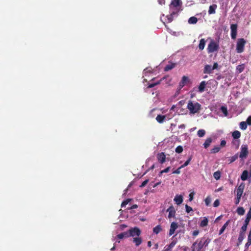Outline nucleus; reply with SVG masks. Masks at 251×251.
<instances>
[{
	"label": "nucleus",
	"mask_w": 251,
	"mask_h": 251,
	"mask_svg": "<svg viewBox=\"0 0 251 251\" xmlns=\"http://www.w3.org/2000/svg\"><path fill=\"white\" fill-rule=\"evenodd\" d=\"M226 145V140H223L221 141V143H220V146L221 147H223L224 146H225Z\"/></svg>",
	"instance_id": "5fc2aeb1"
},
{
	"label": "nucleus",
	"mask_w": 251,
	"mask_h": 251,
	"mask_svg": "<svg viewBox=\"0 0 251 251\" xmlns=\"http://www.w3.org/2000/svg\"><path fill=\"white\" fill-rule=\"evenodd\" d=\"M212 71L213 69L211 65H206L204 67L203 72L204 74H210L212 72Z\"/></svg>",
	"instance_id": "4468645a"
},
{
	"label": "nucleus",
	"mask_w": 251,
	"mask_h": 251,
	"mask_svg": "<svg viewBox=\"0 0 251 251\" xmlns=\"http://www.w3.org/2000/svg\"><path fill=\"white\" fill-rule=\"evenodd\" d=\"M209 241H208V239H206L205 240V241L203 242L204 243V246H207L209 243Z\"/></svg>",
	"instance_id": "338daca9"
},
{
	"label": "nucleus",
	"mask_w": 251,
	"mask_h": 251,
	"mask_svg": "<svg viewBox=\"0 0 251 251\" xmlns=\"http://www.w3.org/2000/svg\"><path fill=\"white\" fill-rule=\"evenodd\" d=\"M208 221H201L200 226L201 227L205 226L208 224Z\"/></svg>",
	"instance_id": "c03bdc74"
},
{
	"label": "nucleus",
	"mask_w": 251,
	"mask_h": 251,
	"mask_svg": "<svg viewBox=\"0 0 251 251\" xmlns=\"http://www.w3.org/2000/svg\"><path fill=\"white\" fill-rule=\"evenodd\" d=\"M211 138H208L206 139L205 142L203 144V146L205 149H207L210 145L212 142Z\"/></svg>",
	"instance_id": "393cba45"
},
{
	"label": "nucleus",
	"mask_w": 251,
	"mask_h": 251,
	"mask_svg": "<svg viewBox=\"0 0 251 251\" xmlns=\"http://www.w3.org/2000/svg\"><path fill=\"white\" fill-rule=\"evenodd\" d=\"M117 236V238L119 239H122L124 238H128L129 237L128 231L124 232L119 234Z\"/></svg>",
	"instance_id": "412c9836"
},
{
	"label": "nucleus",
	"mask_w": 251,
	"mask_h": 251,
	"mask_svg": "<svg viewBox=\"0 0 251 251\" xmlns=\"http://www.w3.org/2000/svg\"><path fill=\"white\" fill-rule=\"evenodd\" d=\"M157 159L158 161L161 163H164L166 161V155L163 152L159 153L157 155Z\"/></svg>",
	"instance_id": "9b49d317"
},
{
	"label": "nucleus",
	"mask_w": 251,
	"mask_h": 251,
	"mask_svg": "<svg viewBox=\"0 0 251 251\" xmlns=\"http://www.w3.org/2000/svg\"><path fill=\"white\" fill-rule=\"evenodd\" d=\"M181 4L182 2L181 0H172L171 4L169 5L170 10H177V13H178Z\"/></svg>",
	"instance_id": "7ed1b4c3"
},
{
	"label": "nucleus",
	"mask_w": 251,
	"mask_h": 251,
	"mask_svg": "<svg viewBox=\"0 0 251 251\" xmlns=\"http://www.w3.org/2000/svg\"><path fill=\"white\" fill-rule=\"evenodd\" d=\"M170 168H171L170 167H167L166 169L162 170V173H168L170 171Z\"/></svg>",
	"instance_id": "6e6d98bb"
},
{
	"label": "nucleus",
	"mask_w": 251,
	"mask_h": 251,
	"mask_svg": "<svg viewBox=\"0 0 251 251\" xmlns=\"http://www.w3.org/2000/svg\"><path fill=\"white\" fill-rule=\"evenodd\" d=\"M128 232L129 237H134L135 236H139L141 233V231L138 227H134L130 228Z\"/></svg>",
	"instance_id": "423d86ee"
},
{
	"label": "nucleus",
	"mask_w": 251,
	"mask_h": 251,
	"mask_svg": "<svg viewBox=\"0 0 251 251\" xmlns=\"http://www.w3.org/2000/svg\"><path fill=\"white\" fill-rule=\"evenodd\" d=\"M137 207H138V205L137 204H133V205H132L130 207L128 208L127 209H133L137 208Z\"/></svg>",
	"instance_id": "bf43d9fd"
},
{
	"label": "nucleus",
	"mask_w": 251,
	"mask_h": 251,
	"mask_svg": "<svg viewBox=\"0 0 251 251\" xmlns=\"http://www.w3.org/2000/svg\"><path fill=\"white\" fill-rule=\"evenodd\" d=\"M219 49V46L218 43L213 40H211L207 48L208 53H212L217 51Z\"/></svg>",
	"instance_id": "f03ea898"
},
{
	"label": "nucleus",
	"mask_w": 251,
	"mask_h": 251,
	"mask_svg": "<svg viewBox=\"0 0 251 251\" xmlns=\"http://www.w3.org/2000/svg\"><path fill=\"white\" fill-rule=\"evenodd\" d=\"M181 168H180V167L176 170L175 171H173V174H179L180 173V170L181 169Z\"/></svg>",
	"instance_id": "864d4df0"
},
{
	"label": "nucleus",
	"mask_w": 251,
	"mask_h": 251,
	"mask_svg": "<svg viewBox=\"0 0 251 251\" xmlns=\"http://www.w3.org/2000/svg\"><path fill=\"white\" fill-rule=\"evenodd\" d=\"M176 210L173 205L170 206L166 210V213H168L167 217L169 219L175 218L176 215Z\"/></svg>",
	"instance_id": "0eeeda50"
},
{
	"label": "nucleus",
	"mask_w": 251,
	"mask_h": 251,
	"mask_svg": "<svg viewBox=\"0 0 251 251\" xmlns=\"http://www.w3.org/2000/svg\"><path fill=\"white\" fill-rule=\"evenodd\" d=\"M217 7V5L216 4H213L212 5H210L208 10V14L209 15L213 14L216 13V9Z\"/></svg>",
	"instance_id": "dca6fc26"
},
{
	"label": "nucleus",
	"mask_w": 251,
	"mask_h": 251,
	"mask_svg": "<svg viewBox=\"0 0 251 251\" xmlns=\"http://www.w3.org/2000/svg\"><path fill=\"white\" fill-rule=\"evenodd\" d=\"M247 125H248V124H247V123L246 122H241L239 125L240 128L242 130H245L247 128Z\"/></svg>",
	"instance_id": "f704fd0d"
},
{
	"label": "nucleus",
	"mask_w": 251,
	"mask_h": 251,
	"mask_svg": "<svg viewBox=\"0 0 251 251\" xmlns=\"http://www.w3.org/2000/svg\"><path fill=\"white\" fill-rule=\"evenodd\" d=\"M176 152L178 153H180L183 151V148L181 146H178L176 148Z\"/></svg>",
	"instance_id": "79ce46f5"
},
{
	"label": "nucleus",
	"mask_w": 251,
	"mask_h": 251,
	"mask_svg": "<svg viewBox=\"0 0 251 251\" xmlns=\"http://www.w3.org/2000/svg\"><path fill=\"white\" fill-rule=\"evenodd\" d=\"M162 230V228L160 225H157L153 228V232L154 234H157Z\"/></svg>",
	"instance_id": "cd10ccee"
},
{
	"label": "nucleus",
	"mask_w": 251,
	"mask_h": 251,
	"mask_svg": "<svg viewBox=\"0 0 251 251\" xmlns=\"http://www.w3.org/2000/svg\"><path fill=\"white\" fill-rule=\"evenodd\" d=\"M183 196L179 195H176L174 199V201L177 205L181 204L183 202Z\"/></svg>",
	"instance_id": "f8f14e48"
},
{
	"label": "nucleus",
	"mask_w": 251,
	"mask_h": 251,
	"mask_svg": "<svg viewBox=\"0 0 251 251\" xmlns=\"http://www.w3.org/2000/svg\"><path fill=\"white\" fill-rule=\"evenodd\" d=\"M206 85V83L205 81H201L199 86V91L201 93L203 92L204 91Z\"/></svg>",
	"instance_id": "4be33fe9"
},
{
	"label": "nucleus",
	"mask_w": 251,
	"mask_h": 251,
	"mask_svg": "<svg viewBox=\"0 0 251 251\" xmlns=\"http://www.w3.org/2000/svg\"><path fill=\"white\" fill-rule=\"evenodd\" d=\"M213 177L216 180H219L221 177V172L219 171H216L213 174Z\"/></svg>",
	"instance_id": "c9c22d12"
},
{
	"label": "nucleus",
	"mask_w": 251,
	"mask_h": 251,
	"mask_svg": "<svg viewBox=\"0 0 251 251\" xmlns=\"http://www.w3.org/2000/svg\"><path fill=\"white\" fill-rule=\"evenodd\" d=\"M251 245V243L249 242H247L245 244V247L246 250H247L249 247V246Z\"/></svg>",
	"instance_id": "052dcab7"
},
{
	"label": "nucleus",
	"mask_w": 251,
	"mask_h": 251,
	"mask_svg": "<svg viewBox=\"0 0 251 251\" xmlns=\"http://www.w3.org/2000/svg\"><path fill=\"white\" fill-rule=\"evenodd\" d=\"M246 122L248 125H251V116H250L248 117Z\"/></svg>",
	"instance_id": "8fccbe9b"
},
{
	"label": "nucleus",
	"mask_w": 251,
	"mask_h": 251,
	"mask_svg": "<svg viewBox=\"0 0 251 251\" xmlns=\"http://www.w3.org/2000/svg\"><path fill=\"white\" fill-rule=\"evenodd\" d=\"M245 69V65L242 64L241 65H238L236 67V70L238 73H242Z\"/></svg>",
	"instance_id": "bb28decb"
},
{
	"label": "nucleus",
	"mask_w": 251,
	"mask_h": 251,
	"mask_svg": "<svg viewBox=\"0 0 251 251\" xmlns=\"http://www.w3.org/2000/svg\"><path fill=\"white\" fill-rule=\"evenodd\" d=\"M229 221H227V222L224 225V226H222V227L221 228V229L219 231V235L222 234L224 232V230H225V229L226 228L227 226L228 225Z\"/></svg>",
	"instance_id": "7c9ffc66"
},
{
	"label": "nucleus",
	"mask_w": 251,
	"mask_h": 251,
	"mask_svg": "<svg viewBox=\"0 0 251 251\" xmlns=\"http://www.w3.org/2000/svg\"><path fill=\"white\" fill-rule=\"evenodd\" d=\"M236 196L237 197H236V200L235 201V204H238L240 201V199H241V198L242 196H239H239Z\"/></svg>",
	"instance_id": "603ef678"
},
{
	"label": "nucleus",
	"mask_w": 251,
	"mask_h": 251,
	"mask_svg": "<svg viewBox=\"0 0 251 251\" xmlns=\"http://www.w3.org/2000/svg\"><path fill=\"white\" fill-rule=\"evenodd\" d=\"M237 213L240 216L243 215L245 213V209L242 207H239L237 209Z\"/></svg>",
	"instance_id": "72a5a7b5"
},
{
	"label": "nucleus",
	"mask_w": 251,
	"mask_h": 251,
	"mask_svg": "<svg viewBox=\"0 0 251 251\" xmlns=\"http://www.w3.org/2000/svg\"><path fill=\"white\" fill-rule=\"evenodd\" d=\"M178 225L176 222H172L171 224L170 229L169 230V236H171L175 233L176 230L178 228Z\"/></svg>",
	"instance_id": "9d476101"
},
{
	"label": "nucleus",
	"mask_w": 251,
	"mask_h": 251,
	"mask_svg": "<svg viewBox=\"0 0 251 251\" xmlns=\"http://www.w3.org/2000/svg\"><path fill=\"white\" fill-rule=\"evenodd\" d=\"M220 204V202H219V201L218 200H216L213 203V206L214 207H217Z\"/></svg>",
	"instance_id": "3c124183"
},
{
	"label": "nucleus",
	"mask_w": 251,
	"mask_h": 251,
	"mask_svg": "<svg viewBox=\"0 0 251 251\" xmlns=\"http://www.w3.org/2000/svg\"><path fill=\"white\" fill-rule=\"evenodd\" d=\"M232 136L234 140H237L241 137V133L238 130L234 131L232 133Z\"/></svg>",
	"instance_id": "aec40b11"
},
{
	"label": "nucleus",
	"mask_w": 251,
	"mask_h": 251,
	"mask_svg": "<svg viewBox=\"0 0 251 251\" xmlns=\"http://www.w3.org/2000/svg\"><path fill=\"white\" fill-rule=\"evenodd\" d=\"M166 118L165 115H158L156 117V120L159 123H162L164 121L165 119Z\"/></svg>",
	"instance_id": "5701e85b"
},
{
	"label": "nucleus",
	"mask_w": 251,
	"mask_h": 251,
	"mask_svg": "<svg viewBox=\"0 0 251 251\" xmlns=\"http://www.w3.org/2000/svg\"><path fill=\"white\" fill-rule=\"evenodd\" d=\"M249 177V172L247 170H244L241 176V179L243 181H245L247 180V179Z\"/></svg>",
	"instance_id": "a211bd4d"
},
{
	"label": "nucleus",
	"mask_w": 251,
	"mask_h": 251,
	"mask_svg": "<svg viewBox=\"0 0 251 251\" xmlns=\"http://www.w3.org/2000/svg\"><path fill=\"white\" fill-rule=\"evenodd\" d=\"M132 200L131 199H127L126 200L124 201L121 203V207H125L129 202H130Z\"/></svg>",
	"instance_id": "e433bc0d"
},
{
	"label": "nucleus",
	"mask_w": 251,
	"mask_h": 251,
	"mask_svg": "<svg viewBox=\"0 0 251 251\" xmlns=\"http://www.w3.org/2000/svg\"><path fill=\"white\" fill-rule=\"evenodd\" d=\"M176 242L172 241L169 245L166 246L165 251H170L176 245Z\"/></svg>",
	"instance_id": "c756f323"
},
{
	"label": "nucleus",
	"mask_w": 251,
	"mask_h": 251,
	"mask_svg": "<svg viewBox=\"0 0 251 251\" xmlns=\"http://www.w3.org/2000/svg\"><path fill=\"white\" fill-rule=\"evenodd\" d=\"M197 134L199 137H202L205 134V131L204 129H200L198 131Z\"/></svg>",
	"instance_id": "4c0bfd02"
},
{
	"label": "nucleus",
	"mask_w": 251,
	"mask_h": 251,
	"mask_svg": "<svg viewBox=\"0 0 251 251\" xmlns=\"http://www.w3.org/2000/svg\"><path fill=\"white\" fill-rule=\"evenodd\" d=\"M189 79L188 77L186 76H183L180 82L179 83L178 88L179 90H181L186 84L189 83Z\"/></svg>",
	"instance_id": "1a4fd4ad"
},
{
	"label": "nucleus",
	"mask_w": 251,
	"mask_h": 251,
	"mask_svg": "<svg viewBox=\"0 0 251 251\" xmlns=\"http://www.w3.org/2000/svg\"><path fill=\"white\" fill-rule=\"evenodd\" d=\"M212 67L213 70H214L215 69H217L218 67V64L217 62H215L214 63L213 66H212Z\"/></svg>",
	"instance_id": "13d9d810"
},
{
	"label": "nucleus",
	"mask_w": 251,
	"mask_h": 251,
	"mask_svg": "<svg viewBox=\"0 0 251 251\" xmlns=\"http://www.w3.org/2000/svg\"><path fill=\"white\" fill-rule=\"evenodd\" d=\"M149 182V180L148 179H146L145 180V181H144L142 184H141V185L140 186V187H145L146 184L148 183Z\"/></svg>",
	"instance_id": "09e8293b"
},
{
	"label": "nucleus",
	"mask_w": 251,
	"mask_h": 251,
	"mask_svg": "<svg viewBox=\"0 0 251 251\" xmlns=\"http://www.w3.org/2000/svg\"><path fill=\"white\" fill-rule=\"evenodd\" d=\"M185 126L184 124H181L180 126H179L178 128H185Z\"/></svg>",
	"instance_id": "774afa93"
},
{
	"label": "nucleus",
	"mask_w": 251,
	"mask_h": 251,
	"mask_svg": "<svg viewBox=\"0 0 251 251\" xmlns=\"http://www.w3.org/2000/svg\"><path fill=\"white\" fill-rule=\"evenodd\" d=\"M193 199V194L192 193H190L189 194V200L191 201Z\"/></svg>",
	"instance_id": "69168bd1"
},
{
	"label": "nucleus",
	"mask_w": 251,
	"mask_h": 251,
	"mask_svg": "<svg viewBox=\"0 0 251 251\" xmlns=\"http://www.w3.org/2000/svg\"><path fill=\"white\" fill-rule=\"evenodd\" d=\"M249 154L248 146L246 144H243L241 147V151L239 155V157L243 159L246 158Z\"/></svg>",
	"instance_id": "39448f33"
},
{
	"label": "nucleus",
	"mask_w": 251,
	"mask_h": 251,
	"mask_svg": "<svg viewBox=\"0 0 251 251\" xmlns=\"http://www.w3.org/2000/svg\"><path fill=\"white\" fill-rule=\"evenodd\" d=\"M186 211L187 213H189L191 211H193V209L191 207L188 206L187 204L185 205Z\"/></svg>",
	"instance_id": "a18cd8bd"
},
{
	"label": "nucleus",
	"mask_w": 251,
	"mask_h": 251,
	"mask_svg": "<svg viewBox=\"0 0 251 251\" xmlns=\"http://www.w3.org/2000/svg\"><path fill=\"white\" fill-rule=\"evenodd\" d=\"M133 242L135 243L136 246H139L142 242V239L141 237L138 236L137 237H134L133 239Z\"/></svg>",
	"instance_id": "6ab92c4d"
},
{
	"label": "nucleus",
	"mask_w": 251,
	"mask_h": 251,
	"mask_svg": "<svg viewBox=\"0 0 251 251\" xmlns=\"http://www.w3.org/2000/svg\"><path fill=\"white\" fill-rule=\"evenodd\" d=\"M205 40L204 39H201L199 45V48L200 50H203L205 45Z\"/></svg>",
	"instance_id": "b1692460"
},
{
	"label": "nucleus",
	"mask_w": 251,
	"mask_h": 251,
	"mask_svg": "<svg viewBox=\"0 0 251 251\" xmlns=\"http://www.w3.org/2000/svg\"><path fill=\"white\" fill-rule=\"evenodd\" d=\"M231 143L233 146H235L236 149H238L240 145V140L239 139H234L232 140Z\"/></svg>",
	"instance_id": "a878e982"
},
{
	"label": "nucleus",
	"mask_w": 251,
	"mask_h": 251,
	"mask_svg": "<svg viewBox=\"0 0 251 251\" xmlns=\"http://www.w3.org/2000/svg\"><path fill=\"white\" fill-rule=\"evenodd\" d=\"M187 108L189 110L190 114H195L200 112L201 105L198 102L189 100L188 102Z\"/></svg>",
	"instance_id": "f257e3e1"
},
{
	"label": "nucleus",
	"mask_w": 251,
	"mask_h": 251,
	"mask_svg": "<svg viewBox=\"0 0 251 251\" xmlns=\"http://www.w3.org/2000/svg\"><path fill=\"white\" fill-rule=\"evenodd\" d=\"M192 158V156H190L188 158V159H187V160H186V161H185V162L183 165H182L181 166H180V168H184L185 167H186V166H188V165L189 164V163H190V161H191Z\"/></svg>",
	"instance_id": "473e14b6"
},
{
	"label": "nucleus",
	"mask_w": 251,
	"mask_h": 251,
	"mask_svg": "<svg viewBox=\"0 0 251 251\" xmlns=\"http://www.w3.org/2000/svg\"><path fill=\"white\" fill-rule=\"evenodd\" d=\"M251 207L250 208V210L247 214L246 220H251Z\"/></svg>",
	"instance_id": "49530a36"
},
{
	"label": "nucleus",
	"mask_w": 251,
	"mask_h": 251,
	"mask_svg": "<svg viewBox=\"0 0 251 251\" xmlns=\"http://www.w3.org/2000/svg\"><path fill=\"white\" fill-rule=\"evenodd\" d=\"M159 3L161 5L164 4L165 3V0H157Z\"/></svg>",
	"instance_id": "0e129e2a"
},
{
	"label": "nucleus",
	"mask_w": 251,
	"mask_h": 251,
	"mask_svg": "<svg viewBox=\"0 0 251 251\" xmlns=\"http://www.w3.org/2000/svg\"><path fill=\"white\" fill-rule=\"evenodd\" d=\"M203 246H204V243H202V241H200L198 244L199 249H201L203 247Z\"/></svg>",
	"instance_id": "4d7b16f0"
},
{
	"label": "nucleus",
	"mask_w": 251,
	"mask_h": 251,
	"mask_svg": "<svg viewBox=\"0 0 251 251\" xmlns=\"http://www.w3.org/2000/svg\"><path fill=\"white\" fill-rule=\"evenodd\" d=\"M238 157V153H236L234 155L230 157L228 159L229 163L230 164V163H231L234 162L237 159Z\"/></svg>",
	"instance_id": "2f4dec72"
},
{
	"label": "nucleus",
	"mask_w": 251,
	"mask_h": 251,
	"mask_svg": "<svg viewBox=\"0 0 251 251\" xmlns=\"http://www.w3.org/2000/svg\"><path fill=\"white\" fill-rule=\"evenodd\" d=\"M246 43V41L244 38H239L238 39L236 49L237 52L242 53L244 51Z\"/></svg>",
	"instance_id": "20e7f679"
},
{
	"label": "nucleus",
	"mask_w": 251,
	"mask_h": 251,
	"mask_svg": "<svg viewBox=\"0 0 251 251\" xmlns=\"http://www.w3.org/2000/svg\"><path fill=\"white\" fill-rule=\"evenodd\" d=\"M247 228V226L246 225H243L241 229V231L240 233H245V231H246Z\"/></svg>",
	"instance_id": "de8ad7c7"
},
{
	"label": "nucleus",
	"mask_w": 251,
	"mask_h": 251,
	"mask_svg": "<svg viewBox=\"0 0 251 251\" xmlns=\"http://www.w3.org/2000/svg\"><path fill=\"white\" fill-rule=\"evenodd\" d=\"M177 13H177V10L171 11L170 15L167 16V18L168 22L170 23V22H172L173 20V16L175 15H177Z\"/></svg>",
	"instance_id": "2eb2a0df"
},
{
	"label": "nucleus",
	"mask_w": 251,
	"mask_h": 251,
	"mask_svg": "<svg viewBox=\"0 0 251 251\" xmlns=\"http://www.w3.org/2000/svg\"><path fill=\"white\" fill-rule=\"evenodd\" d=\"M199 231L198 230L193 231L192 234L194 236H196L199 234Z\"/></svg>",
	"instance_id": "e2e57ef3"
},
{
	"label": "nucleus",
	"mask_w": 251,
	"mask_h": 251,
	"mask_svg": "<svg viewBox=\"0 0 251 251\" xmlns=\"http://www.w3.org/2000/svg\"><path fill=\"white\" fill-rule=\"evenodd\" d=\"M245 185L243 183H242L238 187L237 189V194L236 196H242L243 191L244 189Z\"/></svg>",
	"instance_id": "ddd939ff"
},
{
	"label": "nucleus",
	"mask_w": 251,
	"mask_h": 251,
	"mask_svg": "<svg viewBox=\"0 0 251 251\" xmlns=\"http://www.w3.org/2000/svg\"><path fill=\"white\" fill-rule=\"evenodd\" d=\"M210 202V199L209 198H206L205 200V202L206 205H208Z\"/></svg>",
	"instance_id": "680f3d73"
},
{
	"label": "nucleus",
	"mask_w": 251,
	"mask_h": 251,
	"mask_svg": "<svg viewBox=\"0 0 251 251\" xmlns=\"http://www.w3.org/2000/svg\"><path fill=\"white\" fill-rule=\"evenodd\" d=\"M245 233H240L238 239V244H241L244 239Z\"/></svg>",
	"instance_id": "ea45409f"
},
{
	"label": "nucleus",
	"mask_w": 251,
	"mask_h": 251,
	"mask_svg": "<svg viewBox=\"0 0 251 251\" xmlns=\"http://www.w3.org/2000/svg\"><path fill=\"white\" fill-rule=\"evenodd\" d=\"M231 29V37L232 39H235L237 32V25L232 24L230 25Z\"/></svg>",
	"instance_id": "6e6552de"
},
{
	"label": "nucleus",
	"mask_w": 251,
	"mask_h": 251,
	"mask_svg": "<svg viewBox=\"0 0 251 251\" xmlns=\"http://www.w3.org/2000/svg\"><path fill=\"white\" fill-rule=\"evenodd\" d=\"M221 148L219 146H215L211 150V153H216L220 151Z\"/></svg>",
	"instance_id": "58836bf2"
},
{
	"label": "nucleus",
	"mask_w": 251,
	"mask_h": 251,
	"mask_svg": "<svg viewBox=\"0 0 251 251\" xmlns=\"http://www.w3.org/2000/svg\"><path fill=\"white\" fill-rule=\"evenodd\" d=\"M221 109L223 113L226 116L227 115V110L226 107L225 106H222L221 108Z\"/></svg>",
	"instance_id": "37998d69"
},
{
	"label": "nucleus",
	"mask_w": 251,
	"mask_h": 251,
	"mask_svg": "<svg viewBox=\"0 0 251 251\" xmlns=\"http://www.w3.org/2000/svg\"><path fill=\"white\" fill-rule=\"evenodd\" d=\"M188 22L189 24H195L198 22V19L195 17H191L189 19Z\"/></svg>",
	"instance_id": "c85d7f7f"
},
{
	"label": "nucleus",
	"mask_w": 251,
	"mask_h": 251,
	"mask_svg": "<svg viewBox=\"0 0 251 251\" xmlns=\"http://www.w3.org/2000/svg\"><path fill=\"white\" fill-rule=\"evenodd\" d=\"M160 81H158L155 83H150L149 84V85L147 87L148 88H152L153 87H154L155 86L160 84Z\"/></svg>",
	"instance_id": "a19ab883"
},
{
	"label": "nucleus",
	"mask_w": 251,
	"mask_h": 251,
	"mask_svg": "<svg viewBox=\"0 0 251 251\" xmlns=\"http://www.w3.org/2000/svg\"><path fill=\"white\" fill-rule=\"evenodd\" d=\"M176 63H169L168 64H167L165 68H164V71H169L173 68H174L176 67Z\"/></svg>",
	"instance_id": "f3484780"
}]
</instances>
